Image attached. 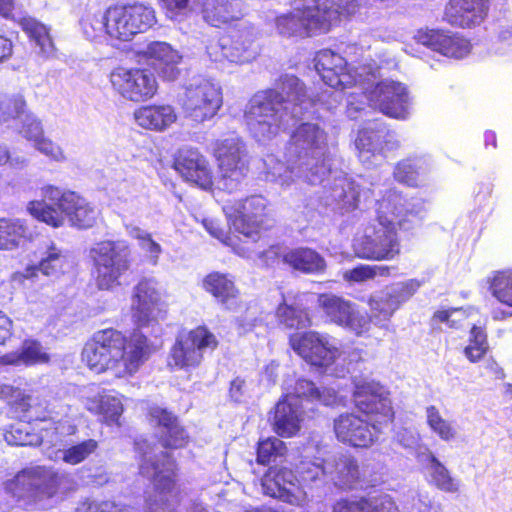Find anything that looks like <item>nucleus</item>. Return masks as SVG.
Instances as JSON below:
<instances>
[{
    "mask_svg": "<svg viewBox=\"0 0 512 512\" xmlns=\"http://www.w3.org/2000/svg\"><path fill=\"white\" fill-rule=\"evenodd\" d=\"M150 338L138 329L128 335L113 327L95 331L84 343L81 360L97 375L128 381L154 354Z\"/></svg>",
    "mask_w": 512,
    "mask_h": 512,
    "instance_id": "obj_1",
    "label": "nucleus"
},
{
    "mask_svg": "<svg viewBox=\"0 0 512 512\" xmlns=\"http://www.w3.org/2000/svg\"><path fill=\"white\" fill-rule=\"evenodd\" d=\"M157 22L155 9L143 3L112 5L103 15H87L81 27L90 40L104 33L110 41L127 42L144 33Z\"/></svg>",
    "mask_w": 512,
    "mask_h": 512,
    "instance_id": "obj_2",
    "label": "nucleus"
},
{
    "mask_svg": "<svg viewBox=\"0 0 512 512\" xmlns=\"http://www.w3.org/2000/svg\"><path fill=\"white\" fill-rule=\"evenodd\" d=\"M289 87L293 91H287V97L276 89H267L250 100L244 119L249 132L257 141L271 140L276 137L284 129L283 105L287 101L302 100L303 84L295 79L293 83H289Z\"/></svg>",
    "mask_w": 512,
    "mask_h": 512,
    "instance_id": "obj_3",
    "label": "nucleus"
},
{
    "mask_svg": "<svg viewBox=\"0 0 512 512\" xmlns=\"http://www.w3.org/2000/svg\"><path fill=\"white\" fill-rule=\"evenodd\" d=\"M397 207L393 206V211ZM410 212L402 209L398 213L393 212V217L388 218L384 214L377 215V223L370 231L366 232L354 244L355 255L364 260L390 261L401 252V243L397 233L399 229H406L407 217Z\"/></svg>",
    "mask_w": 512,
    "mask_h": 512,
    "instance_id": "obj_4",
    "label": "nucleus"
},
{
    "mask_svg": "<svg viewBox=\"0 0 512 512\" xmlns=\"http://www.w3.org/2000/svg\"><path fill=\"white\" fill-rule=\"evenodd\" d=\"M92 277L99 290H113L121 285V277L130 269L132 257L127 245L102 240L90 249Z\"/></svg>",
    "mask_w": 512,
    "mask_h": 512,
    "instance_id": "obj_5",
    "label": "nucleus"
},
{
    "mask_svg": "<svg viewBox=\"0 0 512 512\" xmlns=\"http://www.w3.org/2000/svg\"><path fill=\"white\" fill-rule=\"evenodd\" d=\"M219 344L217 336L206 325H198L176 336L168 352L167 366L172 371L196 369L204 360V352L215 351Z\"/></svg>",
    "mask_w": 512,
    "mask_h": 512,
    "instance_id": "obj_6",
    "label": "nucleus"
},
{
    "mask_svg": "<svg viewBox=\"0 0 512 512\" xmlns=\"http://www.w3.org/2000/svg\"><path fill=\"white\" fill-rule=\"evenodd\" d=\"M352 399L355 408L380 431L395 420L390 392L379 382L360 381L354 385Z\"/></svg>",
    "mask_w": 512,
    "mask_h": 512,
    "instance_id": "obj_7",
    "label": "nucleus"
},
{
    "mask_svg": "<svg viewBox=\"0 0 512 512\" xmlns=\"http://www.w3.org/2000/svg\"><path fill=\"white\" fill-rule=\"evenodd\" d=\"M231 209L235 230L254 243L274 225L270 203L261 195L247 196L236 202Z\"/></svg>",
    "mask_w": 512,
    "mask_h": 512,
    "instance_id": "obj_8",
    "label": "nucleus"
},
{
    "mask_svg": "<svg viewBox=\"0 0 512 512\" xmlns=\"http://www.w3.org/2000/svg\"><path fill=\"white\" fill-rule=\"evenodd\" d=\"M317 308L328 324L346 328L357 336L367 333L370 329V319L361 314L357 305L332 292L317 295Z\"/></svg>",
    "mask_w": 512,
    "mask_h": 512,
    "instance_id": "obj_9",
    "label": "nucleus"
},
{
    "mask_svg": "<svg viewBox=\"0 0 512 512\" xmlns=\"http://www.w3.org/2000/svg\"><path fill=\"white\" fill-rule=\"evenodd\" d=\"M289 345L309 366L318 370L332 366L340 354L330 336L315 330L291 334Z\"/></svg>",
    "mask_w": 512,
    "mask_h": 512,
    "instance_id": "obj_10",
    "label": "nucleus"
},
{
    "mask_svg": "<svg viewBox=\"0 0 512 512\" xmlns=\"http://www.w3.org/2000/svg\"><path fill=\"white\" fill-rule=\"evenodd\" d=\"M113 90L123 99L134 103L145 102L157 93L154 74L140 67H115L109 75Z\"/></svg>",
    "mask_w": 512,
    "mask_h": 512,
    "instance_id": "obj_11",
    "label": "nucleus"
},
{
    "mask_svg": "<svg viewBox=\"0 0 512 512\" xmlns=\"http://www.w3.org/2000/svg\"><path fill=\"white\" fill-rule=\"evenodd\" d=\"M0 401L6 403L11 418L27 422L45 421L47 403L28 388V383H0Z\"/></svg>",
    "mask_w": 512,
    "mask_h": 512,
    "instance_id": "obj_12",
    "label": "nucleus"
},
{
    "mask_svg": "<svg viewBox=\"0 0 512 512\" xmlns=\"http://www.w3.org/2000/svg\"><path fill=\"white\" fill-rule=\"evenodd\" d=\"M130 300L131 320L138 328L156 323L167 313V305L157 288V283L151 278H142L138 281L133 287Z\"/></svg>",
    "mask_w": 512,
    "mask_h": 512,
    "instance_id": "obj_13",
    "label": "nucleus"
},
{
    "mask_svg": "<svg viewBox=\"0 0 512 512\" xmlns=\"http://www.w3.org/2000/svg\"><path fill=\"white\" fill-rule=\"evenodd\" d=\"M328 148V133L318 123L301 122L287 141V151L302 164L323 160Z\"/></svg>",
    "mask_w": 512,
    "mask_h": 512,
    "instance_id": "obj_14",
    "label": "nucleus"
},
{
    "mask_svg": "<svg viewBox=\"0 0 512 512\" xmlns=\"http://www.w3.org/2000/svg\"><path fill=\"white\" fill-rule=\"evenodd\" d=\"M42 195L46 200L55 203L72 227L85 230L96 224L99 212L77 192L61 191L57 186L45 185L42 187Z\"/></svg>",
    "mask_w": 512,
    "mask_h": 512,
    "instance_id": "obj_15",
    "label": "nucleus"
},
{
    "mask_svg": "<svg viewBox=\"0 0 512 512\" xmlns=\"http://www.w3.org/2000/svg\"><path fill=\"white\" fill-rule=\"evenodd\" d=\"M355 5L350 0H315L311 6L300 8L306 37L329 32L340 22L341 15H350Z\"/></svg>",
    "mask_w": 512,
    "mask_h": 512,
    "instance_id": "obj_16",
    "label": "nucleus"
},
{
    "mask_svg": "<svg viewBox=\"0 0 512 512\" xmlns=\"http://www.w3.org/2000/svg\"><path fill=\"white\" fill-rule=\"evenodd\" d=\"M260 257L267 267L274 268L283 264L302 274H322L327 267L325 259L309 247H295L282 253L278 246H270Z\"/></svg>",
    "mask_w": 512,
    "mask_h": 512,
    "instance_id": "obj_17",
    "label": "nucleus"
},
{
    "mask_svg": "<svg viewBox=\"0 0 512 512\" xmlns=\"http://www.w3.org/2000/svg\"><path fill=\"white\" fill-rule=\"evenodd\" d=\"M261 485L265 495L292 506L302 507L308 501L306 492L290 468L270 466L261 478Z\"/></svg>",
    "mask_w": 512,
    "mask_h": 512,
    "instance_id": "obj_18",
    "label": "nucleus"
},
{
    "mask_svg": "<svg viewBox=\"0 0 512 512\" xmlns=\"http://www.w3.org/2000/svg\"><path fill=\"white\" fill-rule=\"evenodd\" d=\"M336 439L355 449H368L378 440L380 430L354 412H343L333 421Z\"/></svg>",
    "mask_w": 512,
    "mask_h": 512,
    "instance_id": "obj_19",
    "label": "nucleus"
},
{
    "mask_svg": "<svg viewBox=\"0 0 512 512\" xmlns=\"http://www.w3.org/2000/svg\"><path fill=\"white\" fill-rule=\"evenodd\" d=\"M183 109L195 121L203 122L214 117L222 106V93L212 83L204 81L186 88Z\"/></svg>",
    "mask_w": 512,
    "mask_h": 512,
    "instance_id": "obj_20",
    "label": "nucleus"
},
{
    "mask_svg": "<svg viewBox=\"0 0 512 512\" xmlns=\"http://www.w3.org/2000/svg\"><path fill=\"white\" fill-rule=\"evenodd\" d=\"M308 292L288 291L281 294V300L275 308L277 324L288 330L306 329L312 326V312L307 306Z\"/></svg>",
    "mask_w": 512,
    "mask_h": 512,
    "instance_id": "obj_21",
    "label": "nucleus"
},
{
    "mask_svg": "<svg viewBox=\"0 0 512 512\" xmlns=\"http://www.w3.org/2000/svg\"><path fill=\"white\" fill-rule=\"evenodd\" d=\"M370 101L384 115L394 119H405L408 114L409 95L400 82L382 80L370 93Z\"/></svg>",
    "mask_w": 512,
    "mask_h": 512,
    "instance_id": "obj_22",
    "label": "nucleus"
},
{
    "mask_svg": "<svg viewBox=\"0 0 512 512\" xmlns=\"http://www.w3.org/2000/svg\"><path fill=\"white\" fill-rule=\"evenodd\" d=\"M315 69L323 82L331 88L343 90L356 83L345 58L331 49H322L316 53Z\"/></svg>",
    "mask_w": 512,
    "mask_h": 512,
    "instance_id": "obj_23",
    "label": "nucleus"
},
{
    "mask_svg": "<svg viewBox=\"0 0 512 512\" xmlns=\"http://www.w3.org/2000/svg\"><path fill=\"white\" fill-rule=\"evenodd\" d=\"M148 421L160 430L157 439L165 449H182L189 443V435L178 417L170 410L152 406L147 411Z\"/></svg>",
    "mask_w": 512,
    "mask_h": 512,
    "instance_id": "obj_24",
    "label": "nucleus"
},
{
    "mask_svg": "<svg viewBox=\"0 0 512 512\" xmlns=\"http://www.w3.org/2000/svg\"><path fill=\"white\" fill-rule=\"evenodd\" d=\"M415 39L435 52L456 59L467 56L472 48L470 41L458 33L438 29H420Z\"/></svg>",
    "mask_w": 512,
    "mask_h": 512,
    "instance_id": "obj_25",
    "label": "nucleus"
},
{
    "mask_svg": "<svg viewBox=\"0 0 512 512\" xmlns=\"http://www.w3.org/2000/svg\"><path fill=\"white\" fill-rule=\"evenodd\" d=\"M174 168L185 181L203 190H210L214 185L213 171L205 157L197 151L179 154L174 161Z\"/></svg>",
    "mask_w": 512,
    "mask_h": 512,
    "instance_id": "obj_26",
    "label": "nucleus"
},
{
    "mask_svg": "<svg viewBox=\"0 0 512 512\" xmlns=\"http://www.w3.org/2000/svg\"><path fill=\"white\" fill-rule=\"evenodd\" d=\"M487 11L485 0H450L444 14L451 25L467 28L480 23Z\"/></svg>",
    "mask_w": 512,
    "mask_h": 512,
    "instance_id": "obj_27",
    "label": "nucleus"
},
{
    "mask_svg": "<svg viewBox=\"0 0 512 512\" xmlns=\"http://www.w3.org/2000/svg\"><path fill=\"white\" fill-rule=\"evenodd\" d=\"M332 512H401L396 501L388 494L374 497L358 496L336 501Z\"/></svg>",
    "mask_w": 512,
    "mask_h": 512,
    "instance_id": "obj_28",
    "label": "nucleus"
},
{
    "mask_svg": "<svg viewBox=\"0 0 512 512\" xmlns=\"http://www.w3.org/2000/svg\"><path fill=\"white\" fill-rule=\"evenodd\" d=\"M134 119L143 129L163 132L177 120L175 109L167 104H149L134 111Z\"/></svg>",
    "mask_w": 512,
    "mask_h": 512,
    "instance_id": "obj_29",
    "label": "nucleus"
},
{
    "mask_svg": "<svg viewBox=\"0 0 512 512\" xmlns=\"http://www.w3.org/2000/svg\"><path fill=\"white\" fill-rule=\"evenodd\" d=\"M143 55L163 77L172 80L179 74L177 65L182 57L170 44L160 41L152 42Z\"/></svg>",
    "mask_w": 512,
    "mask_h": 512,
    "instance_id": "obj_30",
    "label": "nucleus"
},
{
    "mask_svg": "<svg viewBox=\"0 0 512 512\" xmlns=\"http://www.w3.org/2000/svg\"><path fill=\"white\" fill-rule=\"evenodd\" d=\"M161 455L165 458L164 461L143 463L140 466V473L146 474L152 469L151 482L154 490L159 494H167L173 492L176 488L177 463L168 452H163Z\"/></svg>",
    "mask_w": 512,
    "mask_h": 512,
    "instance_id": "obj_31",
    "label": "nucleus"
},
{
    "mask_svg": "<svg viewBox=\"0 0 512 512\" xmlns=\"http://www.w3.org/2000/svg\"><path fill=\"white\" fill-rule=\"evenodd\" d=\"M289 395H283L275 406L273 430L283 438L296 435L302 422V411L288 401Z\"/></svg>",
    "mask_w": 512,
    "mask_h": 512,
    "instance_id": "obj_32",
    "label": "nucleus"
},
{
    "mask_svg": "<svg viewBox=\"0 0 512 512\" xmlns=\"http://www.w3.org/2000/svg\"><path fill=\"white\" fill-rule=\"evenodd\" d=\"M202 289L210 294L218 303L228 306L239 296L234 278L228 273L209 272L202 279Z\"/></svg>",
    "mask_w": 512,
    "mask_h": 512,
    "instance_id": "obj_33",
    "label": "nucleus"
},
{
    "mask_svg": "<svg viewBox=\"0 0 512 512\" xmlns=\"http://www.w3.org/2000/svg\"><path fill=\"white\" fill-rule=\"evenodd\" d=\"M32 240V234L25 219L0 218V250L11 251Z\"/></svg>",
    "mask_w": 512,
    "mask_h": 512,
    "instance_id": "obj_34",
    "label": "nucleus"
},
{
    "mask_svg": "<svg viewBox=\"0 0 512 512\" xmlns=\"http://www.w3.org/2000/svg\"><path fill=\"white\" fill-rule=\"evenodd\" d=\"M42 471L43 466L22 469L6 483V490L18 500L37 501V486Z\"/></svg>",
    "mask_w": 512,
    "mask_h": 512,
    "instance_id": "obj_35",
    "label": "nucleus"
},
{
    "mask_svg": "<svg viewBox=\"0 0 512 512\" xmlns=\"http://www.w3.org/2000/svg\"><path fill=\"white\" fill-rule=\"evenodd\" d=\"M217 172L223 189L228 192L236 191L246 180L250 172L249 156L218 164Z\"/></svg>",
    "mask_w": 512,
    "mask_h": 512,
    "instance_id": "obj_36",
    "label": "nucleus"
},
{
    "mask_svg": "<svg viewBox=\"0 0 512 512\" xmlns=\"http://www.w3.org/2000/svg\"><path fill=\"white\" fill-rule=\"evenodd\" d=\"M200 11L206 23L218 28L239 18L230 0H203Z\"/></svg>",
    "mask_w": 512,
    "mask_h": 512,
    "instance_id": "obj_37",
    "label": "nucleus"
},
{
    "mask_svg": "<svg viewBox=\"0 0 512 512\" xmlns=\"http://www.w3.org/2000/svg\"><path fill=\"white\" fill-rule=\"evenodd\" d=\"M49 355L42 351L41 344L36 340L24 341L20 351L2 357L3 363L9 365L33 366L49 362Z\"/></svg>",
    "mask_w": 512,
    "mask_h": 512,
    "instance_id": "obj_38",
    "label": "nucleus"
},
{
    "mask_svg": "<svg viewBox=\"0 0 512 512\" xmlns=\"http://www.w3.org/2000/svg\"><path fill=\"white\" fill-rule=\"evenodd\" d=\"M385 134L383 130L364 128L359 130L355 145L361 161L366 162L371 157L382 154L384 151Z\"/></svg>",
    "mask_w": 512,
    "mask_h": 512,
    "instance_id": "obj_39",
    "label": "nucleus"
},
{
    "mask_svg": "<svg viewBox=\"0 0 512 512\" xmlns=\"http://www.w3.org/2000/svg\"><path fill=\"white\" fill-rule=\"evenodd\" d=\"M212 156L215 158L216 165L239 160L240 157L248 156L246 145L240 137L228 136L216 139L212 143Z\"/></svg>",
    "mask_w": 512,
    "mask_h": 512,
    "instance_id": "obj_40",
    "label": "nucleus"
},
{
    "mask_svg": "<svg viewBox=\"0 0 512 512\" xmlns=\"http://www.w3.org/2000/svg\"><path fill=\"white\" fill-rule=\"evenodd\" d=\"M88 410L102 418V421L108 425H120V417L123 413V405L121 401L111 395H100L90 402Z\"/></svg>",
    "mask_w": 512,
    "mask_h": 512,
    "instance_id": "obj_41",
    "label": "nucleus"
},
{
    "mask_svg": "<svg viewBox=\"0 0 512 512\" xmlns=\"http://www.w3.org/2000/svg\"><path fill=\"white\" fill-rule=\"evenodd\" d=\"M362 480L357 459L352 455H342L336 462V484L343 490L355 488Z\"/></svg>",
    "mask_w": 512,
    "mask_h": 512,
    "instance_id": "obj_42",
    "label": "nucleus"
},
{
    "mask_svg": "<svg viewBox=\"0 0 512 512\" xmlns=\"http://www.w3.org/2000/svg\"><path fill=\"white\" fill-rule=\"evenodd\" d=\"M425 172L426 167L420 158L407 157L395 165L393 176L399 183L409 187H417Z\"/></svg>",
    "mask_w": 512,
    "mask_h": 512,
    "instance_id": "obj_43",
    "label": "nucleus"
},
{
    "mask_svg": "<svg viewBox=\"0 0 512 512\" xmlns=\"http://www.w3.org/2000/svg\"><path fill=\"white\" fill-rule=\"evenodd\" d=\"M490 351L488 334L485 326L472 325L469 330L468 344L463 349V354L471 363H478L485 358Z\"/></svg>",
    "mask_w": 512,
    "mask_h": 512,
    "instance_id": "obj_44",
    "label": "nucleus"
},
{
    "mask_svg": "<svg viewBox=\"0 0 512 512\" xmlns=\"http://www.w3.org/2000/svg\"><path fill=\"white\" fill-rule=\"evenodd\" d=\"M29 214L39 222L52 228H60L65 223V214L45 200H32L27 204Z\"/></svg>",
    "mask_w": 512,
    "mask_h": 512,
    "instance_id": "obj_45",
    "label": "nucleus"
},
{
    "mask_svg": "<svg viewBox=\"0 0 512 512\" xmlns=\"http://www.w3.org/2000/svg\"><path fill=\"white\" fill-rule=\"evenodd\" d=\"M288 448L284 441L277 437L260 439L256 445V463L267 466L278 459L285 458Z\"/></svg>",
    "mask_w": 512,
    "mask_h": 512,
    "instance_id": "obj_46",
    "label": "nucleus"
},
{
    "mask_svg": "<svg viewBox=\"0 0 512 512\" xmlns=\"http://www.w3.org/2000/svg\"><path fill=\"white\" fill-rule=\"evenodd\" d=\"M401 301L397 294L386 293L380 297H370L368 305L371 315L366 316L370 319V323L375 320L377 322L389 320L394 312L400 307Z\"/></svg>",
    "mask_w": 512,
    "mask_h": 512,
    "instance_id": "obj_47",
    "label": "nucleus"
},
{
    "mask_svg": "<svg viewBox=\"0 0 512 512\" xmlns=\"http://www.w3.org/2000/svg\"><path fill=\"white\" fill-rule=\"evenodd\" d=\"M69 266L68 255L54 243L47 247L46 256L43 257L37 268L46 276H59Z\"/></svg>",
    "mask_w": 512,
    "mask_h": 512,
    "instance_id": "obj_48",
    "label": "nucleus"
},
{
    "mask_svg": "<svg viewBox=\"0 0 512 512\" xmlns=\"http://www.w3.org/2000/svg\"><path fill=\"white\" fill-rule=\"evenodd\" d=\"M489 289L499 302L512 307V270L496 271L489 281Z\"/></svg>",
    "mask_w": 512,
    "mask_h": 512,
    "instance_id": "obj_49",
    "label": "nucleus"
},
{
    "mask_svg": "<svg viewBox=\"0 0 512 512\" xmlns=\"http://www.w3.org/2000/svg\"><path fill=\"white\" fill-rule=\"evenodd\" d=\"M27 114L30 113L23 95L0 96V126L10 120L26 117Z\"/></svg>",
    "mask_w": 512,
    "mask_h": 512,
    "instance_id": "obj_50",
    "label": "nucleus"
},
{
    "mask_svg": "<svg viewBox=\"0 0 512 512\" xmlns=\"http://www.w3.org/2000/svg\"><path fill=\"white\" fill-rule=\"evenodd\" d=\"M324 463L320 457L302 459L297 466L298 483L310 485L323 481L326 474Z\"/></svg>",
    "mask_w": 512,
    "mask_h": 512,
    "instance_id": "obj_51",
    "label": "nucleus"
},
{
    "mask_svg": "<svg viewBox=\"0 0 512 512\" xmlns=\"http://www.w3.org/2000/svg\"><path fill=\"white\" fill-rule=\"evenodd\" d=\"M21 29L33 40L42 51H48L52 48L53 42L49 29L31 17H24L20 21Z\"/></svg>",
    "mask_w": 512,
    "mask_h": 512,
    "instance_id": "obj_52",
    "label": "nucleus"
},
{
    "mask_svg": "<svg viewBox=\"0 0 512 512\" xmlns=\"http://www.w3.org/2000/svg\"><path fill=\"white\" fill-rule=\"evenodd\" d=\"M428 461L430 463V476L432 483L441 491L447 493L457 492V482L451 477L449 470L437 459V457L430 454L428 456Z\"/></svg>",
    "mask_w": 512,
    "mask_h": 512,
    "instance_id": "obj_53",
    "label": "nucleus"
},
{
    "mask_svg": "<svg viewBox=\"0 0 512 512\" xmlns=\"http://www.w3.org/2000/svg\"><path fill=\"white\" fill-rule=\"evenodd\" d=\"M427 425L443 441H451L456 437V429L452 423L442 417L439 409L430 405L426 408Z\"/></svg>",
    "mask_w": 512,
    "mask_h": 512,
    "instance_id": "obj_54",
    "label": "nucleus"
},
{
    "mask_svg": "<svg viewBox=\"0 0 512 512\" xmlns=\"http://www.w3.org/2000/svg\"><path fill=\"white\" fill-rule=\"evenodd\" d=\"M275 25L278 32L283 36L306 37L300 8H296L292 12L277 16L275 19Z\"/></svg>",
    "mask_w": 512,
    "mask_h": 512,
    "instance_id": "obj_55",
    "label": "nucleus"
},
{
    "mask_svg": "<svg viewBox=\"0 0 512 512\" xmlns=\"http://www.w3.org/2000/svg\"><path fill=\"white\" fill-rule=\"evenodd\" d=\"M97 448L98 442L95 439H86L64 450L62 459L67 464L77 465L86 460Z\"/></svg>",
    "mask_w": 512,
    "mask_h": 512,
    "instance_id": "obj_56",
    "label": "nucleus"
},
{
    "mask_svg": "<svg viewBox=\"0 0 512 512\" xmlns=\"http://www.w3.org/2000/svg\"><path fill=\"white\" fill-rule=\"evenodd\" d=\"M40 474V483L37 486V501L52 498L61 484L60 476L45 466H43V471Z\"/></svg>",
    "mask_w": 512,
    "mask_h": 512,
    "instance_id": "obj_57",
    "label": "nucleus"
},
{
    "mask_svg": "<svg viewBox=\"0 0 512 512\" xmlns=\"http://www.w3.org/2000/svg\"><path fill=\"white\" fill-rule=\"evenodd\" d=\"M293 394L297 398H306L310 401H323L324 391L307 379L301 378L295 382Z\"/></svg>",
    "mask_w": 512,
    "mask_h": 512,
    "instance_id": "obj_58",
    "label": "nucleus"
},
{
    "mask_svg": "<svg viewBox=\"0 0 512 512\" xmlns=\"http://www.w3.org/2000/svg\"><path fill=\"white\" fill-rule=\"evenodd\" d=\"M158 5L168 19L178 20L187 15L190 0H158Z\"/></svg>",
    "mask_w": 512,
    "mask_h": 512,
    "instance_id": "obj_59",
    "label": "nucleus"
},
{
    "mask_svg": "<svg viewBox=\"0 0 512 512\" xmlns=\"http://www.w3.org/2000/svg\"><path fill=\"white\" fill-rule=\"evenodd\" d=\"M20 132L27 140L35 142L43 136L41 121L31 113L27 114L24 118Z\"/></svg>",
    "mask_w": 512,
    "mask_h": 512,
    "instance_id": "obj_60",
    "label": "nucleus"
},
{
    "mask_svg": "<svg viewBox=\"0 0 512 512\" xmlns=\"http://www.w3.org/2000/svg\"><path fill=\"white\" fill-rule=\"evenodd\" d=\"M374 278L375 272L368 264H359L344 274V279L348 282L360 283Z\"/></svg>",
    "mask_w": 512,
    "mask_h": 512,
    "instance_id": "obj_61",
    "label": "nucleus"
},
{
    "mask_svg": "<svg viewBox=\"0 0 512 512\" xmlns=\"http://www.w3.org/2000/svg\"><path fill=\"white\" fill-rule=\"evenodd\" d=\"M29 434L24 433L21 429L11 426L5 432V439L10 445L15 446H27L31 445L32 442L28 439Z\"/></svg>",
    "mask_w": 512,
    "mask_h": 512,
    "instance_id": "obj_62",
    "label": "nucleus"
},
{
    "mask_svg": "<svg viewBox=\"0 0 512 512\" xmlns=\"http://www.w3.org/2000/svg\"><path fill=\"white\" fill-rule=\"evenodd\" d=\"M457 309H445L434 312L432 320L437 323H447L450 328L457 329L460 327L461 320L453 319L452 316Z\"/></svg>",
    "mask_w": 512,
    "mask_h": 512,
    "instance_id": "obj_63",
    "label": "nucleus"
},
{
    "mask_svg": "<svg viewBox=\"0 0 512 512\" xmlns=\"http://www.w3.org/2000/svg\"><path fill=\"white\" fill-rule=\"evenodd\" d=\"M34 145L40 152L52 158H57L60 154L59 147L50 139H47L44 136H41L38 140H36Z\"/></svg>",
    "mask_w": 512,
    "mask_h": 512,
    "instance_id": "obj_64",
    "label": "nucleus"
}]
</instances>
